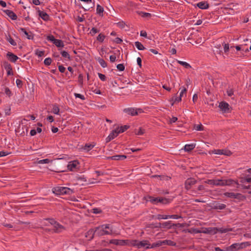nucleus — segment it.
<instances>
[{
	"instance_id": "nucleus-1",
	"label": "nucleus",
	"mask_w": 251,
	"mask_h": 251,
	"mask_svg": "<svg viewBox=\"0 0 251 251\" xmlns=\"http://www.w3.org/2000/svg\"><path fill=\"white\" fill-rule=\"evenodd\" d=\"M112 229L110 228L109 225H102L97 227L95 229L96 235L99 236L104 235H109L112 233Z\"/></svg>"
},
{
	"instance_id": "nucleus-2",
	"label": "nucleus",
	"mask_w": 251,
	"mask_h": 251,
	"mask_svg": "<svg viewBox=\"0 0 251 251\" xmlns=\"http://www.w3.org/2000/svg\"><path fill=\"white\" fill-rule=\"evenodd\" d=\"M74 191L72 189L64 187H57L54 188L53 193L56 195H71Z\"/></svg>"
},
{
	"instance_id": "nucleus-3",
	"label": "nucleus",
	"mask_w": 251,
	"mask_h": 251,
	"mask_svg": "<svg viewBox=\"0 0 251 251\" xmlns=\"http://www.w3.org/2000/svg\"><path fill=\"white\" fill-rule=\"evenodd\" d=\"M123 111L127 115L132 116L137 115L138 114L143 112V111L142 109L135 108L133 107L125 108L123 110Z\"/></svg>"
},
{
	"instance_id": "nucleus-4",
	"label": "nucleus",
	"mask_w": 251,
	"mask_h": 251,
	"mask_svg": "<svg viewBox=\"0 0 251 251\" xmlns=\"http://www.w3.org/2000/svg\"><path fill=\"white\" fill-rule=\"evenodd\" d=\"M51 230L54 233H60L65 230V227L62 225L60 224L58 222H57L52 226V229Z\"/></svg>"
},
{
	"instance_id": "nucleus-5",
	"label": "nucleus",
	"mask_w": 251,
	"mask_h": 251,
	"mask_svg": "<svg viewBox=\"0 0 251 251\" xmlns=\"http://www.w3.org/2000/svg\"><path fill=\"white\" fill-rule=\"evenodd\" d=\"M205 182L210 185L223 186V179H208Z\"/></svg>"
},
{
	"instance_id": "nucleus-6",
	"label": "nucleus",
	"mask_w": 251,
	"mask_h": 251,
	"mask_svg": "<svg viewBox=\"0 0 251 251\" xmlns=\"http://www.w3.org/2000/svg\"><path fill=\"white\" fill-rule=\"evenodd\" d=\"M197 181L194 178H189L185 182V188L187 190H189L192 185L196 184Z\"/></svg>"
},
{
	"instance_id": "nucleus-7",
	"label": "nucleus",
	"mask_w": 251,
	"mask_h": 251,
	"mask_svg": "<svg viewBox=\"0 0 251 251\" xmlns=\"http://www.w3.org/2000/svg\"><path fill=\"white\" fill-rule=\"evenodd\" d=\"M78 165L79 163L77 160L70 161L67 166L68 169L71 171H74L78 168Z\"/></svg>"
},
{
	"instance_id": "nucleus-8",
	"label": "nucleus",
	"mask_w": 251,
	"mask_h": 251,
	"mask_svg": "<svg viewBox=\"0 0 251 251\" xmlns=\"http://www.w3.org/2000/svg\"><path fill=\"white\" fill-rule=\"evenodd\" d=\"M150 244L149 242L147 240H143L138 242L137 248L140 249L142 248H145L146 249H150Z\"/></svg>"
},
{
	"instance_id": "nucleus-9",
	"label": "nucleus",
	"mask_w": 251,
	"mask_h": 251,
	"mask_svg": "<svg viewBox=\"0 0 251 251\" xmlns=\"http://www.w3.org/2000/svg\"><path fill=\"white\" fill-rule=\"evenodd\" d=\"M177 225H180V224H173L172 225L171 221H168L164 222L162 224H159V227L162 228H167L168 229H170L172 227V226H176Z\"/></svg>"
},
{
	"instance_id": "nucleus-10",
	"label": "nucleus",
	"mask_w": 251,
	"mask_h": 251,
	"mask_svg": "<svg viewBox=\"0 0 251 251\" xmlns=\"http://www.w3.org/2000/svg\"><path fill=\"white\" fill-rule=\"evenodd\" d=\"M106 159H112L114 160H121L126 158V156L125 155H116L112 156L106 157Z\"/></svg>"
},
{
	"instance_id": "nucleus-11",
	"label": "nucleus",
	"mask_w": 251,
	"mask_h": 251,
	"mask_svg": "<svg viewBox=\"0 0 251 251\" xmlns=\"http://www.w3.org/2000/svg\"><path fill=\"white\" fill-rule=\"evenodd\" d=\"M4 68L7 71V75H13L12 68L11 65L8 62H4L3 63Z\"/></svg>"
},
{
	"instance_id": "nucleus-12",
	"label": "nucleus",
	"mask_w": 251,
	"mask_h": 251,
	"mask_svg": "<svg viewBox=\"0 0 251 251\" xmlns=\"http://www.w3.org/2000/svg\"><path fill=\"white\" fill-rule=\"evenodd\" d=\"M19 30L23 32L24 34V35L28 39H33L34 36L32 33L30 31L27 32L25 28H20Z\"/></svg>"
},
{
	"instance_id": "nucleus-13",
	"label": "nucleus",
	"mask_w": 251,
	"mask_h": 251,
	"mask_svg": "<svg viewBox=\"0 0 251 251\" xmlns=\"http://www.w3.org/2000/svg\"><path fill=\"white\" fill-rule=\"evenodd\" d=\"M6 56L11 62L14 63H15L19 59V57L17 55L10 52H8Z\"/></svg>"
},
{
	"instance_id": "nucleus-14",
	"label": "nucleus",
	"mask_w": 251,
	"mask_h": 251,
	"mask_svg": "<svg viewBox=\"0 0 251 251\" xmlns=\"http://www.w3.org/2000/svg\"><path fill=\"white\" fill-rule=\"evenodd\" d=\"M215 153L217 154H224L226 156H230L232 154L230 151L225 150H215Z\"/></svg>"
},
{
	"instance_id": "nucleus-15",
	"label": "nucleus",
	"mask_w": 251,
	"mask_h": 251,
	"mask_svg": "<svg viewBox=\"0 0 251 251\" xmlns=\"http://www.w3.org/2000/svg\"><path fill=\"white\" fill-rule=\"evenodd\" d=\"M234 184H237L238 185H239L237 181H236L232 179L223 180V186L226 185L230 186Z\"/></svg>"
},
{
	"instance_id": "nucleus-16",
	"label": "nucleus",
	"mask_w": 251,
	"mask_h": 251,
	"mask_svg": "<svg viewBox=\"0 0 251 251\" xmlns=\"http://www.w3.org/2000/svg\"><path fill=\"white\" fill-rule=\"evenodd\" d=\"M219 107L225 112H227L229 110V104L226 102H221L219 103Z\"/></svg>"
},
{
	"instance_id": "nucleus-17",
	"label": "nucleus",
	"mask_w": 251,
	"mask_h": 251,
	"mask_svg": "<svg viewBox=\"0 0 251 251\" xmlns=\"http://www.w3.org/2000/svg\"><path fill=\"white\" fill-rule=\"evenodd\" d=\"M218 228L216 227H208L205 228V229L203 231V233L211 234H215L218 231Z\"/></svg>"
},
{
	"instance_id": "nucleus-18",
	"label": "nucleus",
	"mask_w": 251,
	"mask_h": 251,
	"mask_svg": "<svg viewBox=\"0 0 251 251\" xmlns=\"http://www.w3.org/2000/svg\"><path fill=\"white\" fill-rule=\"evenodd\" d=\"M4 12L12 20H15L17 19V16L16 14L15 13H14L12 11L10 10H4Z\"/></svg>"
},
{
	"instance_id": "nucleus-19",
	"label": "nucleus",
	"mask_w": 251,
	"mask_h": 251,
	"mask_svg": "<svg viewBox=\"0 0 251 251\" xmlns=\"http://www.w3.org/2000/svg\"><path fill=\"white\" fill-rule=\"evenodd\" d=\"M95 234H96L95 230L90 229L85 233V237L89 238V240H91L94 238Z\"/></svg>"
},
{
	"instance_id": "nucleus-20",
	"label": "nucleus",
	"mask_w": 251,
	"mask_h": 251,
	"mask_svg": "<svg viewBox=\"0 0 251 251\" xmlns=\"http://www.w3.org/2000/svg\"><path fill=\"white\" fill-rule=\"evenodd\" d=\"M213 208L215 209H220L222 210L225 209L226 207V205L224 203H220L219 202H215L213 204Z\"/></svg>"
},
{
	"instance_id": "nucleus-21",
	"label": "nucleus",
	"mask_w": 251,
	"mask_h": 251,
	"mask_svg": "<svg viewBox=\"0 0 251 251\" xmlns=\"http://www.w3.org/2000/svg\"><path fill=\"white\" fill-rule=\"evenodd\" d=\"M38 13L39 16L44 21L49 20V16L45 12L39 10Z\"/></svg>"
},
{
	"instance_id": "nucleus-22",
	"label": "nucleus",
	"mask_w": 251,
	"mask_h": 251,
	"mask_svg": "<svg viewBox=\"0 0 251 251\" xmlns=\"http://www.w3.org/2000/svg\"><path fill=\"white\" fill-rule=\"evenodd\" d=\"M197 5L199 8L201 9H206L209 7L208 4L204 1L200 2L197 4Z\"/></svg>"
},
{
	"instance_id": "nucleus-23",
	"label": "nucleus",
	"mask_w": 251,
	"mask_h": 251,
	"mask_svg": "<svg viewBox=\"0 0 251 251\" xmlns=\"http://www.w3.org/2000/svg\"><path fill=\"white\" fill-rule=\"evenodd\" d=\"M224 195L227 197L233 199L237 198L238 196L240 195V194L239 193H234L232 192H226Z\"/></svg>"
},
{
	"instance_id": "nucleus-24",
	"label": "nucleus",
	"mask_w": 251,
	"mask_h": 251,
	"mask_svg": "<svg viewBox=\"0 0 251 251\" xmlns=\"http://www.w3.org/2000/svg\"><path fill=\"white\" fill-rule=\"evenodd\" d=\"M170 202V201L169 199H167L165 198L162 197H157V203H161L162 204H167Z\"/></svg>"
},
{
	"instance_id": "nucleus-25",
	"label": "nucleus",
	"mask_w": 251,
	"mask_h": 251,
	"mask_svg": "<svg viewBox=\"0 0 251 251\" xmlns=\"http://www.w3.org/2000/svg\"><path fill=\"white\" fill-rule=\"evenodd\" d=\"M195 144H187L184 146V150L186 151H190L195 148Z\"/></svg>"
},
{
	"instance_id": "nucleus-26",
	"label": "nucleus",
	"mask_w": 251,
	"mask_h": 251,
	"mask_svg": "<svg viewBox=\"0 0 251 251\" xmlns=\"http://www.w3.org/2000/svg\"><path fill=\"white\" fill-rule=\"evenodd\" d=\"M239 247V243H234L232 244L231 246L227 247L226 251H233L235 249L237 250V248Z\"/></svg>"
},
{
	"instance_id": "nucleus-27",
	"label": "nucleus",
	"mask_w": 251,
	"mask_h": 251,
	"mask_svg": "<svg viewBox=\"0 0 251 251\" xmlns=\"http://www.w3.org/2000/svg\"><path fill=\"white\" fill-rule=\"evenodd\" d=\"M138 242L137 240H127V245L137 248Z\"/></svg>"
},
{
	"instance_id": "nucleus-28",
	"label": "nucleus",
	"mask_w": 251,
	"mask_h": 251,
	"mask_svg": "<svg viewBox=\"0 0 251 251\" xmlns=\"http://www.w3.org/2000/svg\"><path fill=\"white\" fill-rule=\"evenodd\" d=\"M213 51L215 52V53L218 54H221L222 50H221V45H217L214 47V50Z\"/></svg>"
},
{
	"instance_id": "nucleus-29",
	"label": "nucleus",
	"mask_w": 251,
	"mask_h": 251,
	"mask_svg": "<svg viewBox=\"0 0 251 251\" xmlns=\"http://www.w3.org/2000/svg\"><path fill=\"white\" fill-rule=\"evenodd\" d=\"M103 13V8L100 5L98 4L97 6V13L100 16H102Z\"/></svg>"
},
{
	"instance_id": "nucleus-30",
	"label": "nucleus",
	"mask_w": 251,
	"mask_h": 251,
	"mask_svg": "<svg viewBox=\"0 0 251 251\" xmlns=\"http://www.w3.org/2000/svg\"><path fill=\"white\" fill-rule=\"evenodd\" d=\"M94 147V145L91 144H86L83 147V149L87 151H90Z\"/></svg>"
},
{
	"instance_id": "nucleus-31",
	"label": "nucleus",
	"mask_w": 251,
	"mask_h": 251,
	"mask_svg": "<svg viewBox=\"0 0 251 251\" xmlns=\"http://www.w3.org/2000/svg\"><path fill=\"white\" fill-rule=\"evenodd\" d=\"M119 134V132L118 131V128H116L113 130L112 131V132L109 134V136H111L112 137V139H113L114 138L117 137L118 134Z\"/></svg>"
},
{
	"instance_id": "nucleus-32",
	"label": "nucleus",
	"mask_w": 251,
	"mask_h": 251,
	"mask_svg": "<svg viewBox=\"0 0 251 251\" xmlns=\"http://www.w3.org/2000/svg\"><path fill=\"white\" fill-rule=\"evenodd\" d=\"M163 245H168L169 246H176V243L174 241L170 240H165L163 241Z\"/></svg>"
},
{
	"instance_id": "nucleus-33",
	"label": "nucleus",
	"mask_w": 251,
	"mask_h": 251,
	"mask_svg": "<svg viewBox=\"0 0 251 251\" xmlns=\"http://www.w3.org/2000/svg\"><path fill=\"white\" fill-rule=\"evenodd\" d=\"M57 47H63L64 45L62 40L59 39H56L53 43Z\"/></svg>"
},
{
	"instance_id": "nucleus-34",
	"label": "nucleus",
	"mask_w": 251,
	"mask_h": 251,
	"mask_svg": "<svg viewBox=\"0 0 251 251\" xmlns=\"http://www.w3.org/2000/svg\"><path fill=\"white\" fill-rule=\"evenodd\" d=\"M177 63L180 65L184 66L185 68L188 69L191 68V65L188 63L180 60H177Z\"/></svg>"
},
{
	"instance_id": "nucleus-35",
	"label": "nucleus",
	"mask_w": 251,
	"mask_h": 251,
	"mask_svg": "<svg viewBox=\"0 0 251 251\" xmlns=\"http://www.w3.org/2000/svg\"><path fill=\"white\" fill-rule=\"evenodd\" d=\"M250 243L249 242H245L240 243V247L237 248V250H240L246 248V247L250 246Z\"/></svg>"
},
{
	"instance_id": "nucleus-36",
	"label": "nucleus",
	"mask_w": 251,
	"mask_h": 251,
	"mask_svg": "<svg viewBox=\"0 0 251 251\" xmlns=\"http://www.w3.org/2000/svg\"><path fill=\"white\" fill-rule=\"evenodd\" d=\"M129 127V126L127 125H125L124 126H121L120 127H118V131L119 133H123L124 131H125L126 130H127Z\"/></svg>"
},
{
	"instance_id": "nucleus-37",
	"label": "nucleus",
	"mask_w": 251,
	"mask_h": 251,
	"mask_svg": "<svg viewBox=\"0 0 251 251\" xmlns=\"http://www.w3.org/2000/svg\"><path fill=\"white\" fill-rule=\"evenodd\" d=\"M135 46L139 50H144L145 49L144 46L138 41L135 42Z\"/></svg>"
},
{
	"instance_id": "nucleus-38",
	"label": "nucleus",
	"mask_w": 251,
	"mask_h": 251,
	"mask_svg": "<svg viewBox=\"0 0 251 251\" xmlns=\"http://www.w3.org/2000/svg\"><path fill=\"white\" fill-rule=\"evenodd\" d=\"M59 108L57 106V105H53L52 112L55 114L58 115L59 112Z\"/></svg>"
},
{
	"instance_id": "nucleus-39",
	"label": "nucleus",
	"mask_w": 251,
	"mask_h": 251,
	"mask_svg": "<svg viewBox=\"0 0 251 251\" xmlns=\"http://www.w3.org/2000/svg\"><path fill=\"white\" fill-rule=\"evenodd\" d=\"M223 46H224V52L226 54H227L228 53L229 50V44L228 43H227V44L224 43V44H223Z\"/></svg>"
},
{
	"instance_id": "nucleus-40",
	"label": "nucleus",
	"mask_w": 251,
	"mask_h": 251,
	"mask_svg": "<svg viewBox=\"0 0 251 251\" xmlns=\"http://www.w3.org/2000/svg\"><path fill=\"white\" fill-rule=\"evenodd\" d=\"M98 61L102 67L105 68L107 66L106 62L103 59L99 58Z\"/></svg>"
},
{
	"instance_id": "nucleus-41",
	"label": "nucleus",
	"mask_w": 251,
	"mask_h": 251,
	"mask_svg": "<svg viewBox=\"0 0 251 251\" xmlns=\"http://www.w3.org/2000/svg\"><path fill=\"white\" fill-rule=\"evenodd\" d=\"M51 161L49 159H44L42 160H40L37 161L38 164H48L50 163Z\"/></svg>"
},
{
	"instance_id": "nucleus-42",
	"label": "nucleus",
	"mask_w": 251,
	"mask_h": 251,
	"mask_svg": "<svg viewBox=\"0 0 251 251\" xmlns=\"http://www.w3.org/2000/svg\"><path fill=\"white\" fill-rule=\"evenodd\" d=\"M61 54L62 55V56L65 58H67L68 60H70V56L69 55V54L66 51H62L61 52Z\"/></svg>"
},
{
	"instance_id": "nucleus-43",
	"label": "nucleus",
	"mask_w": 251,
	"mask_h": 251,
	"mask_svg": "<svg viewBox=\"0 0 251 251\" xmlns=\"http://www.w3.org/2000/svg\"><path fill=\"white\" fill-rule=\"evenodd\" d=\"M149 201L153 204L157 203V198H154L151 196L149 197Z\"/></svg>"
},
{
	"instance_id": "nucleus-44",
	"label": "nucleus",
	"mask_w": 251,
	"mask_h": 251,
	"mask_svg": "<svg viewBox=\"0 0 251 251\" xmlns=\"http://www.w3.org/2000/svg\"><path fill=\"white\" fill-rule=\"evenodd\" d=\"M105 37V36L103 34L100 33L98 36V37L97 38V40L99 42H102L104 41Z\"/></svg>"
},
{
	"instance_id": "nucleus-45",
	"label": "nucleus",
	"mask_w": 251,
	"mask_h": 251,
	"mask_svg": "<svg viewBox=\"0 0 251 251\" xmlns=\"http://www.w3.org/2000/svg\"><path fill=\"white\" fill-rule=\"evenodd\" d=\"M157 219L158 220L167 219L169 218L168 215L158 214L156 216Z\"/></svg>"
},
{
	"instance_id": "nucleus-46",
	"label": "nucleus",
	"mask_w": 251,
	"mask_h": 251,
	"mask_svg": "<svg viewBox=\"0 0 251 251\" xmlns=\"http://www.w3.org/2000/svg\"><path fill=\"white\" fill-rule=\"evenodd\" d=\"M163 244V241H159L157 242H156V243L153 244L151 247L150 246V248L159 247V246H161V245H162Z\"/></svg>"
},
{
	"instance_id": "nucleus-47",
	"label": "nucleus",
	"mask_w": 251,
	"mask_h": 251,
	"mask_svg": "<svg viewBox=\"0 0 251 251\" xmlns=\"http://www.w3.org/2000/svg\"><path fill=\"white\" fill-rule=\"evenodd\" d=\"M100 31V30H99L98 29H97V28L96 27H93L90 32V33L92 35H94L96 33H98Z\"/></svg>"
},
{
	"instance_id": "nucleus-48",
	"label": "nucleus",
	"mask_w": 251,
	"mask_h": 251,
	"mask_svg": "<svg viewBox=\"0 0 251 251\" xmlns=\"http://www.w3.org/2000/svg\"><path fill=\"white\" fill-rule=\"evenodd\" d=\"M218 231H219L221 233H226L228 231H232V229L231 228H220L218 229Z\"/></svg>"
},
{
	"instance_id": "nucleus-49",
	"label": "nucleus",
	"mask_w": 251,
	"mask_h": 251,
	"mask_svg": "<svg viewBox=\"0 0 251 251\" xmlns=\"http://www.w3.org/2000/svg\"><path fill=\"white\" fill-rule=\"evenodd\" d=\"M195 129L197 131L203 130V126L201 124L197 125L195 126Z\"/></svg>"
},
{
	"instance_id": "nucleus-50",
	"label": "nucleus",
	"mask_w": 251,
	"mask_h": 251,
	"mask_svg": "<svg viewBox=\"0 0 251 251\" xmlns=\"http://www.w3.org/2000/svg\"><path fill=\"white\" fill-rule=\"evenodd\" d=\"M4 93L6 95H7L9 97H10L11 95V92L9 88H8L7 87H4Z\"/></svg>"
},
{
	"instance_id": "nucleus-51",
	"label": "nucleus",
	"mask_w": 251,
	"mask_h": 251,
	"mask_svg": "<svg viewBox=\"0 0 251 251\" xmlns=\"http://www.w3.org/2000/svg\"><path fill=\"white\" fill-rule=\"evenodd\" d=\"M51 61H52L50 57H48L45 59L44 63L46 65L48 66V65H50L51 63Z\"/></svg>"
},
{
	"instance_id": "nucleus-52",
	"label": "nucleus",
	"mask_w": 251,
	"mask_h": 251,
	"mask_svg": "<svg viewBox=\"0 0 251 251\" xmlns=\"http://www.w3.org/2000/svg\"><path fill=\"white\" fill-rule=\"evenodd\" d=\"M247 182L248 183H251V177H249L248 176H247L244 178H242L241 182Z\"/></svg>"
},
{
	"instance_id": "nucleus-53",
	"label": "nucleus",
	"mask_w": 251,
	"mask_h": 251,
	"mask_svg": "<svg viewBox=\"0 0 251 251\" xmlns=\"http://www.w3.org/2000/svg\"><path fill=\"white\" fill-rule=\"evenodd\" d=\"M145 133V130L142 128H140L136 132L135 134L138 135H142Z\"/></svg>"
},
{
	"instance_id": "nucleus-54",
	"label": "nucleus",
	"mask_w": 251,
	"mask_h": 251,
	"mask_svg": "<svg viewBox=\"0 0 251 251\" xmlns=\"http://www.w3.org/2000/svg\"><path fill=\"white\" fill-rule=\"evenodd\" d=\"M127 245V240H119V245Z\"/></svg>"
},
{
	"instance_id": "nucleus-55",
	"label": "nucleus",
	"mask_w": 251,
	"mask_h": 251,
	"mask_svg": "<svg viewBox=\"0 0 251 251\" xmlns=\"http://www.w3.org/2000/svg\"><path fill=\"white\" fill-rule=\"evenodd\" d=\"M7 40L11 45L14 46H16L17 44L16 42L10 36L8 38H7Z\"/></svg>"
},
{
	"instance_id": "nucleus-56",
	"label": "nucleus",
	"mask_w": 251,
	"mask_h": 251,
	"mask_svg": "<svg viewBox=\"0 0 251 251\" xmlns=\"http://www.w3.org/2000/svg\"><path fill=\"white\" fill-rule=\"evenodd\" d=\"M117 68L120 71H123L125 68L123 64H119L117 65Z\"/></svg>"
},
{
	"instance_id": "nucleus-57",
	"label": "nucleus",
	"mask_w": 251,
	"mask_h": 251,
	"mask_svg": "<svg viewBox=\"0 0 251 251\" xmlns=\"http://www.w3.org/2000/svg\"><path fill=\"white\" fill-rule=\"evenodd\" d=\"M229 7L228 8H227V9H229L230 10H233V7H236L238 6L237 3H231L228 5Z\"/></svg>"
},
{
	"instance_id": "nucleus-58",
	"label": "nucleus",
	"mask_w": 251,
	"mask_h": 251,
	"mask_svg": "<svg viewBox=\"0 0 251 251\" xmlns=\"http://www.w3.org/2000/svg\"><path fill=\"white\" fill-rule=\"evenodd\" d=\"M46 220L48 221L49 223L53 226L55 224H56L57 222L55 221L53 219H47Z\"/></svg>"
},
{
	"instance_id": "nucleus-59",
	"label": "nucleus",
	"mask_w": 251,
	"mask_h": 251,
	"mask_svg": "<svg viewBox=\"0 0 251 251\" xmlns=\"http://www.w3.org/2000/svg\"><path fill=\"white\" fill-rule=\"evenodd\" d=\"M140 15L144 18L151 17V14L149 13L141 12Z\"/></svg>"
},
{
	"instance_id": "nucleus-60",
	"label": "nucleus",
	"mask_w": 251,
	"mask_h": 251,
	"mask_svg": "<svg viewBox=\"0 0 251 251\" xmlns=\"http://www.w3.org/2000/svg\"><path fill=\"white\" fill-rule=\"evenodd\" d=\"M17 86L18 88H21L23 86V82L22 80L17 79L16 81Z\"/></svg>"
},
{
	"instance_id": "nucleus-61",
	"label": "nucleus",
	"mask_w": 251,
	"mask_h": 251,
	"mask_svg": "<svg viewBox=\"0 0 251 251\" xmlns=\"http://www.w3.org/2000/svg\"><path fill=\"white\" fill-rule=\"evenodd\" d=\"M175 99H174V98H173V99H172V100H173L174 102H173V103L172 104V105H173V104H174V102H179L180 101H181V98L180 97H176V96H175Z\"/></svg>"
},
{
	"instance_id": "nucleus-62",
	"label": "nucleus",
	"mask_w": 251,
	"mask_h": 251,
	"mask_svg": "<svg viewBox=\"0 0 251 251\" xmlns=\"http://www.w3.org/2000/svg\"><path fill=\"white\" fill-rule=\"evenodd\" d=\"M74 95L75 98H78L82 100H84L85 99L83 95L80 94L75 93Z\"/></svg>"
},
{
	"instance_id": "nucleus-63",
	"label": "nucleus",
	"mask_w": 251,
	"mask_h": 251,
	"mask_svg": "<svg viewBox=\"0 0 251 251\" xmlns=\"http://www.w3.org/2000/svg\"><path fill=\"white\" fill-rule=\"evenodd\" d=\"M117 26L121 28H124L125 27L126 24L123 22H120L117 23Z\"/></svg>"
},
{
	"instance_id": "nucleus-64",
	"label": "nucleus",
	"mask_w": 251,
	"mask_h": 251,
	"mask_svg": "<svg viewBox=\"0 0 251 251\" xmlns=\"http://www.w3.org/2000/svg\"><path fill=\"white\" fill-rule=\"evenodd\" d=\"M98 75L101 80L105 81L106 80V76L104 75H103L100 73H98Z\"/></svg>"
}]
</instances>
